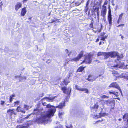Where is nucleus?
<instances>
[{
	"label": "nucleus",
	"mask_w": 128,
	"mask_h": 128,
	"mask_svg": "<svg viewBox=\"0 0 128 128\" xmlns=\"http://www.w3.org/2000/svg\"><path fill=\"white\" fill-rule=\"evenodd\" d=\"M64 106V102L60 103L59 105L56 107L53 106H51L50 104H48L46 105V108H50L51 107H54L53 109H50L48 111L44 112L39 118H37L36 119L37 122L39 123H47L48 122H50V117L51 116H54L56 109L55 108H62Z\"/></svg>",
	"instance_id": "1"
},
{
	"label": "nucleus",
	"mask_w": 128,
	"mask_h": 128,
	"mask_svg": "<svg viewBox=\"0 0 128 128\" xmlns=\"http://www.w3.org/2000/svg\"><path fill=\"white\" fill-rule=\"evenodd\" d=\"M117 55V53L115 52H98L97 55L99 56L100 55H104L106 58L109 57L112 58Z\"/></svg>",
	"instance_id": "2"
},
{
	"label": "nucleus",
	"mask_w": 128,
	"mask_h": 128,
	"mask_svg": "<svg viewBox=\"0 0 128 128\" xmlns=\"http://www.w3.org/2000/svg\"><path fill=\"white\" fill-rule=\"evenodd\" d=\"M56 96H52L46 98L42 100V104L44 106H46L47 104L46 101L52 102L55 98Z\"/></svg>",
	"instance_id": "3"
},
{
	"label": "nucleus",
	"mask_w": 128,
	"mask_h": 128,
	"mask_svg": "<svg viewBox=\"0 0 128 128\" xmlns=\"http://www.w3.org/2000/svg\"><path fill=\"white\" fill-rule=\"evenodd\" d=\"M62 90L64 93L67 94H70L71 89L70 87H69L68 88H67L66 87H64L62 88Z\"/></svg>",
	"instance_id": "4"
},
{
	"label": "nucleus",
	"mask_w": 128,
	"mask_h": 128,
	"mask_svg": "<svg viewBox=\"0 0 128 128\" xmlns=\"http://www.w3.org/2000/svg\"><path fill=\"white\" fill-rule=\"evenodd\" d=\"M111 87L115 88L118 89L119 90L120 92L121 93V94L122 93V92L121 91V90L120 88V87L119 86L117 83L114 82L112 83L109 86V87Z\"/></svg>",
	"instance_id": "5"
},
{
	"label": "nucleus",
	"mask_w": 128,
	"mask_h": 128,
	"mask_svg": "<svg viewBox=\"0 0 128 128\" xmlns=\"http://www.w3.org/2000/svg\"><path fill=\"white\" fill-rule=\"evenodd\" d=\"M92 56L91 54H88L85 59L84 62L86 63L90 64L92 60Z\"/></svg>",
	"instance_id": "6"
},
{
	"label": "nucleus",
	"mask_w": 128,
	"mask_h": 128,
	"mask_svg": "<svg viewBox=\"0 0 128 128\" xmlns=\"http://www.w3.org/2000/svg\"><path fill=\"white\" fill-rule=\"evenodd\" d=\"M102 8V9L101 11V15L104 17L106 14V6L103 5Z\"/></svg>",
	"instance_id": "7"
},
{
	"label": "nucleus",
	"mask_w": 128,
	"mask_h": 128,
	"mask_svg": "<svg viewBox=\"0 0 128 128\" xmlns=\"http://www.w3.org/2000/svg\"><path fill=\"white\" fill-rule=\"evenodd\" d=\"M30 122L28 121L26 123V126H24V125H19L17 126L16 128H28L29 126L30 125Z\"/></svg>",
	"instance_id": "8"
},
{
	"label": "nucleus",
	"mask_w": 128,
	"mask_h": 128,
	"mask_svg": "<svg viewBox=\"0 0 128 128\" xmlns=\"http://www.w3.org/2000/svg\"><path fill=\"white\" fill-rule=\"evenodd\" d=\"M76 88L78 90L81 91H84L85 93H87L88 92V90L86 88H80L77 85H76Z\"/></svg>",
	"instance_id": "9"
},
{
	"label": "nucleus",
	"mask_w": 128,
	"mask_h": 128,
	"mask_svg": "<svg viewBox=\"0 0 128 128\" xmlns=\"http://www.w3.org/2000/svg\"><path fill=\"white\" fill-rule=\"evenodd\" d=\"M98 106L97 104H95L94 106L91 108V110L92 112L94 113L96 112L98 109Z\"/></svg>",
	"instance_id": "10"
},
{
	"label": "nucleus",
	"mask_w": 128,
	"mask_h": 128,
	"mask_svg": "<svg viewBox=\"0 0 128 128\" xmlns=\"http://www.w3.org/2000/svg\"><path fill=\"white\" fill-rule=\"evenodd\" d=\"M83 52H81L78 54L77 57L76 58H74L73 60H71L72 61V60H74L76 61H77L78 60L83 56Z\"/></svg>",
	"instance_id": "11"
},
{
	"label": "nucleus",
	"mask_w": 128,
	"mask_h": 128,
	"mask_svg": "<svg viewBox=\"0 0 128 128\" xmlns=\"http://www.w3.org/2000/svg\"><path fill=\"white\" fill-rule=\"evenodd\" d=\"M22 6V4L21 2H17L15 6V10L16 11H17L18 9L21 7Z\"/></svg>",
	"instance_id": "12"
},
{
	"label": "nucleus",
	"mask_w": 128,
	"mask_h": 128,
	"mask_svg": "<svg viewBox=\"0 0 128 128\" xmlns=\"http://www.w3.org/2000/svg\"><path fill=\"white\" fill-rule=\"evenodd\" d=\"M108 20L110 24V26H111L112 24V18L111 14H108Z\"/></svg>",
	"instance_id": "13"
},
{
	"label": "nucleus",
	"mask_w": 128,
	"mask_h": 128,
	"mask_svg": "<svg viewBox=\"0 0 128 128\" xmlns=\"http://www.w3.org/2000/svg\"><path fill=\"white\" fill-rule=\"evenodd\" d=\"M123 119L124 121H126L128 126V114H125L123 117Z\"/></svg>",
	"instance_id": "14"
},
{
	"label": "nucleus",
	"mask_w": 128,
	"mask_h": 128,
	"mask_svg": "<svg viewBox=\"0 0 128 128\" xmlns=\"http://www.w3.org/2000/svg\"><path fill=\"white\" fill-rule=\"evenodd\" d=\"M26 10L25 7L22 8L21 12V14L22 16H24L26 13Z\"/></svg>",
	"instance_id": "15"
},
{
	"label": "nucleus",
	"mask_w": 128,
	"mask_h": 128,
	"mask_svg": "<svg viewBox=\"0 0 128 128\" xmlns=\"http://www.w3.org/2000/svg\"><path fill=\"white\" fill-rule=\"evenodd\" d=\"M14 110L10 109L7 110V112L8 113H10L11 114H14L15 115L16 114V113L14 111Z\"/></svg>",
	"instance_id": "16"
},
{
	"label": "nucleus",
	"mask_w": 128,
	"mask_h": 128,
	"mask_svg": "<svg viewBox=\"0 0 128 128\" xmlns=\"http://www.w3.org/2000/svg\"><path fill=\"white\" fill-rule=\"evenodd\" d=\"M92 115L93 118H95L96 119L101 117H102V114L100 113L98 115L94 114V115L93 114H92Z\"/></svg>",
	"instance_id": "17"
},
{
	"label": "nucleus",
	"mask_w": 128,
	"mask_h": 128,
	"mask_svg": "<svg viewBox=\"0 0 128 128\" xmlns=\"http://www.w3.org/2000/svg\"><path fill=\"white\" fill-rule=\"evenodd\" d=\"M109 92L110 94H114L116 96H118V93L117 92H116L114 91L111 90Z\"/></svg>",
	"instance_id": "18"
},
{
	"label": "nucleus",
	"mask_w": 128,
	"mask_h": 128,
	"mask_svg": "<svg viewBox=\"0 0 128 128\" xmlns=\"http://www.w3.org/2000/svg\"><path fill=\"white\" fill-rule=\"evenodd\" d=\"M22 109V108H21L20 106H18V107L16 110L17 111V112H21L22 113H25V111L23 110Z\"/></svg>",
	"instance_id": "19"
},
{
	"label": "nucleus",
	"mask_w": 128,
	"mask_h": 128,
	"mask_svg": "<svg viewBox=\"0 0 128 128\" xmlns=\"http://www.w3.org/2000/svg\"><path fill=\"white\" fill-rule=\"evenodd\" d=\"M115 52L117 53V55L116 56H115L113 57H114L116 56H117V60H118V62L119 61L120 62V60L121 58H123V56L122 54H121L120 55V56H119V55H118V52Z\"/></svg>",
	"instance_id": "20"
},
{
	"label": "nucleus",
	"mask_w": 128,
	"mask_h": 128,
	"mask_svg": "<svg viewBox=\"0 0 128 128\" xmlns=\"http://www.w3.org/2000/svg\"><path fill=\"white\" fill-rule=\"evenodd\" d=\"M92 76L91 75H89L88 76V78L87 79L89 81H93L94 80H96L97 78H98V77L96 78H94V79H92L91 78V77Z\"/></svg>",
	"instance_id": "21"
},
{
	"label": "nucleus",
	"mask_w": 128,
	"mask_h": 128,
	"mask_svg": "<svg viewBox=\"0 0 128 128\" xmlns=\"http://www.w3.org/2000/svg\"><path fill=\"white\" fill-rule=\"evenodd\" d=\"M30 115V114H28V115L26 117H25L23 118H21V121L22 122H22H23L24 121V120H27L28 119Z\"/></svg>",
	"instance_id": "22"
},
{
	"label": "nucleus",
	"mask_w": 128,
	"mask_h": 128,
	"mask_svg": "<svg viewBox=\"0 0 128 128\" xmlns=\"http://www.w3.org/2000/svg\"><path fill=\"white\" fill-rule=\"evenodd\" d=\"M84 67L81 66L78 69L77 72H82L84 69Z\"/></svg>",
	"instance_id": "23"
},
{
	"label": "nucleus",
	"mask_w": 128,
	"mask_h": 128,
	"mask_svg": "<svg viewBox=\"0 0 128 128\" xmlns=\"http://www.w3.org/2000/svg\"><path fill=\"white\" fill-rule=\"evenodd\" d=\"M106 100L101 99H100L99 101V102L102 104L103 106L106 104Z\"/></svg>",
	"instance_id": "24"
},
{
	"label": "nucleus",
	"mask_w": 128,
	"mask_h": 128,
	"mask_svg": "<svg viewBox=\"0 0 128 128\" xmlns=\"http://www.w3.org/2000/svg\"><path fill=\"white\" fill-rule=\"evenodd\" d=\"M39 112L40 110L38 109H34V114H38V112Z\"/></svg>",
	"instance_id": "25"
},
{
	"label": "nucleus",
	"mask_w": 128,
	"mask_h": 128,
	"mask_svg": "<svg viewBox=\"0 0 128 128\" xmlns=\"http://www.w3.org/2000/svg\"><path fill=\"white\" fill-rule=\"evenodd\" d=\"M29 106H28L25 104L24 105V110L25 111V110H28L29 109Z\"/></svg>",
	"instance_id": "26"
},
{
	"label": "nucleus",
	"mask_w": 128,
	"mask_h": 128,
	"mask_svg": "<svg viewBox=\"0 0 128 128\" xmlns=\"http://www.w3.org/2000/svg\"><path fill=\"white\" fill-rule=\"evenodd\" d=\"M121 66L120 64H117L116 65H114L113 67L115 68V69H116L117 68H119L121 67Z\"/></svg>",
	"instance_id": "27"
},
{
	"label": "nucleus",
	"mask_w": 128,
	"mask_h": 128,
	"mask_svg": "<svg viewBox=\"0 0 128 128\" xmlns=\"http://www.w3.org/2000/svg\"><path fill=\"white\" fill-rule=\"evenodd\" d=\"M58 115L60 118L62 117V115L64 114V112H62L61 111H59L58 113Z\"/></svg>",
	"instance_id": "28"
},
{
	"label": "nucleus",
	"mask_w": 128,
	"mask_h": 128,
	"mask_svg": "<svg viewBox=\"0 0 128 128\" xmlns=\"http://www.w3.org/2000/svg\"><path fill=\"white\" fill-rule=\"evenodd\" d=\"M109 98V96H107L106 95H104L100 96V98Z\"/></svg>",
	"instance_id": "29"
},
{
	"label": "nucleus",
	"mask_w": 128,
	"mask_h": 128,
	"mask_svg": "<svg viewBox=\"0 0 128 128\" xmlns=\"http://www.w3.org/2000/svg\"><path fill=\"white\" fill-rule=\"evenodd\" d=\"M111 103V101L110 100H106V104L107 105L110 104Z\"/></svg>",
	"instance_id": "30"
},
{
	"label": "nucleus",
	"mask_w": 128,
	"mask_h": 128,
	"mask_svg": "<svg viewBox=\"0 0 128 128\" xmlns=\"http://www.w3.org/2000/svg\"><path fill=\"white\" fill-rule=\"evenodd\" d=\"M125 74H126L125 73H123L121 75H120V78H124L126 76Z\"/></svg>",
	"instance_id": "31"
},
{
	"label": "nucleus",
	"mask_w": 128,
	"mask_h": 128,
	"mask_svg": "<svg viewBox=\"0 0 128 128\" xmlns=\"http://www.w3.org/2000/svg\"><path fill=\"white\" fill-rule=\"evenodd\" d=\"M124 14V13H122L120 14L119 15V16L118 18L119 20H121L122 18V17Z\"/></svg>",
	"instance_id": "32"
},
{
	"label": "nucleus",
	"mask_w": 128,
	"mask_h": 128,
	"mask_svg": "<svg viewBox=\"0 0 128 128\" xmlns=\"http://www.w3.org/2000/svg\"><path fill=\"white\" fill-rule=\"evenodd\" d=\"M20 103V101H17L14 102V106H15L18 105V104Z\"/></svg>",
	"instance_id": "33"
},
{
	"label": "nucleus",
	"mask_w": 128,
	"mask_h": 128,
	"mask_svg": "<svg viewBox=\"0 0 128 128\" xmlns=\"http://www.w3.org/2000/svg\"><path fill=\"white\" fill-rule=\"evenodd\" d=\"M98 122H102V123H104V121L103 119H101V120H98Z\"/></svg>",
	"instance_id": "34"
},
{
	"label": "nucleus",
	"mask_w": 128,
	"mask_h": 128,
	"mask_svg": "<svg viewBox=\"0 0 128 128\" xmlns=\"http://www.w3.org/2000/svg\"><path fill=\"white\" fill-rule=\"evenodd\" d=\"M64 84H65L66 85L68 84V83L69 82H67L66 80L65 79L64 82Z\"/></svg>",
	"instance_id": "35"
},
{
	"label": "nucleus",
	"mask_w": 128,
	"mask_h": 128,
	"mask_svg": "<svg viewBox=\"0 0 128 128\" xmlns=\"http://www.w3.org/2000/svg\"><path fill=\"white\" fill-rule=\"evenodd\" d=\"M55 128H63L62 126L61 125L57 126Z\"/></svg>",
	"instance_id": "36"
},
{
	"label": "nucleus",
	"mask_w": 128,
	"mask_h": 128,
	"mask_svg": "<svg viewBox=\"0 0 128 128\" xmlns=\"http://www.w3.org/2000/svg\"><path fill=\"white\" fill-rule=\"evenodd\" d=\"M98 11L97 12V16H98L97 18H98V20L99 19V12L98 11Z\"/></svg>",
	"instance_id": "37"
},
{
	"label": "nucleus",
	"mask_w": 128,
	"mask_h": 128,
	"mask_svg": "<svg viewBox=\"0 0 128 128\" xmlns=\"http://www.w3.org/2000/svg\"><path fill=\"white\" fill-rule=\"evenodd\" d=\"M17 122L19 123H22V122L21 121V118L18 119Z\"/></svg>",
	"instance_id": "38"
},
{
	"label": "nucleus",
	"mask_w": 128,
	"mask_h": 128,
	"mask_svg": "<svg viewBox=\"0 0 128 128\" xmlns=\"http://www.w3.org/2000/svg\"><path fill=\"white\" fill-rule=\"evenodd\" d=\"M106 38V36L105 37H103L101 39V40H102L103 41H104V40Z\"/></svg>",
	"instance_id": "39"
},
{
	"label": "nucleus",
	"mask_w": 128,
	"mask_h": 128,
	"mask_svg": "<svg viewBox=\"0 0 128 128\" xmlns=\"http://www.w3.org/2000/svg\"><path fill=\"white\" fill-rule=\"evenodd\" d=\"M5 103V102L4 101H2L1 102L0 104L1 105L3 106Z\"/></svg>",
	"instance_id": "40"
},
{
	"label": "nucleus",
	"mask_w": 128,
	"mask_h": 128,
	"mask_svg": "<svg viewBox=\"0 0 128 128\" xmlns=\"http://www.w3.org/2000/svg\"><path fill=\"white\" fill-rule=\"evenodd\" d=\"M13 98H12L11 97H10V102H11L13 100Z\"/></svg>",
	"instance_id": "41"
},
{
	"label": "nucleus",
	"mask_w": 128,
	"mask_h": 128,
	"mask_svg": "<svg viewBox=\"0 0 128 128\" xmlns=\"http://www.w3.org/2000/svg\"><path fill=\"white\" fill-rule=\"evenodd\" d=\"M108 14H111V9L110 8H109Z\"/></svg>",
	"instance_id": "42"
},
{
	"label": "nucleus",
	"mask_w": 128,
	"mask_h": 128,
	"mask_svg": "<svg viewBox=\"0 0 128 128\" xmlns=\"http://www.w3.org/2000/svg\"><path fill=\"white\" fill-rule=\"evenodd\" d=\"M124 24H120V25H118V26H117V27H119L120 26H124Z\"/></svg>",
	"instance_id": "43"
},
{
	"label": "nucleus",
	"mask_w": 128,
	"mask_h": 128,
	"mask_svg": "<svg viewBox=\"0 0 128 128\" xmlns=\"http://www.w3.org/2000/svg\"><path fill=\"white\" fill-rule=\"evenodd\" d=\"M65 52H66V53H68V50H67V49L65 50Z\"/></svg>",
	"instance_id": "44"
},
{
	"label": "nucleus",
	"mask_w": 128,
	"mask_h": 128,
	"mask_svg": "<svg viewBox=\"0 0 128 128\" xmlns=\"http://www.w3.org/2000/svg\"><path fill=\"white\" fill-rule=\"evenodd\" d=\"M15 96V95L14 94H13L12 96H10V97H11L12 98H13V97H14Z\"/></svg>",
	"instance_id": "45"
},
{
	"label": "nucleus",
	"mask_w": 128,
	"mask_h": 128,
	"mask_svg": "<svg viewBox=\"0 0 128 128\" xmlns=\"http://www.w3.org/2000/svg\"><path fill=\"white\" fill-rule=\"evenodd\" d=\"M120 20H119V19H118V21H117V23H118V24H119V23H120Z\"/></svg>",
	"instance_id": "46"
},
{
	"label": "nucleus",
	"mask_w": 128,
	"mask_h": 128,
	"mask_svg": "<svg viewBox=\"0 0 128 128\" xmlns=\"http://www.w3.org/2000/svg\"><path fill=\"white\" fill-rule=\"evenodd\" d=\"M55 22V21L53 20H51V22Z\"/></svg>",
	"instance_id": "47"
},
{
	"label": "nucleus",
	"mask_w": 128,
	"mask_h": 128,
	"mask_svg": "<svg viewBox=\"0 0 128 128\" xmlns=\"http://www.w3.org/2000/svg\"><path fill=\"white\" fill-rule=\"evenodd\" d=\"M99 39L98 38H97L96 40V42H98L99 41Z\"/></svg>",
	"instance_id": "48"
},
{
	"label": "nucleus",
	"mask_w": 128,
	"mask_h": 128,
	"mask_svg": "<svg viewBox=\"0 0 128 128\" xmlns=\"http://www.w3.org/2000/svg\"><path fill=\"white\" fill-rule=\"evenodd\" d=\"M20 76H15V77L16 78H17L18 77V78H20Z\"/></svg>",
	"instance_id": "49"
},
{
	"label": "nucleus",
	"mask_w": 128,
	"mask_h": 128,
	"mask_svg": "<svg viewBox=\"0 0 128 128\" xmlns=\"http://www.w3.org/2000/svg\"><path fill=\"white\" fill-rule=\"evenodd\" d=\"M22 78H23H23H24L25 79H26V77H22Z\"/></svg>",
	"instance_id": "50"
},
{
	"label": "nucleus",
	"mask_w": 128,
	"mask_h": 128,
	"mask_svg": "<svg viewBox=\"0 0 128 128\" xmlns=\"http://www.w3.org/2000/svg\"><path fill=\"white\" fill-rule=\"evenodd\" d=\"M104 21H105V20H106V18H105V16L104 17Z\"/></svg>",
	"instance_id": "51"
},
{
	"label": "nucleus",
	"mask_w": 128,
	"mask_h": 128,
	"mask_svg": "<svg viewBox=\"0 0 128 128\" xmlns=\"http://www.w3.org/2000/svg\"><path fill=\"white\" fill-rule=\"evenodd\" d=\"M102 42H100L99 43V45H100L101 44Z\"/></svg>",
	"instance_id": "52"
},
{
	"label": "nucleus",
	"mask_w": 128,
	"mask_h": 128,
	"mask_svg": "<svg viewBox=\"0 0 128 128\" xmlns=\"http://www.w3.org/2000/svg\"><path fill=\"white\" fill-rule=\"evenodd\" d=\"M122 119H119L118 120L119 121H120Z\"/></svg>",
	"instance_id": "53"
},
{
	"label": "nucleus",
	"mask_w": 128,
	"mask_h": 128,
	"mask_svg": "<svg viewBox=\"0 0 128 128\" xmlns=\"http://www.w3.org/2000/svg\"><path fill=\"white\" fill-rule=\"evenodd\" d=\"M48 62V61H47V63H49L50 62Z\"/></svg>",
	"instance_id": "54"
},
{
	"label": "nucleus",
	"mask_w": 128,
	"mask_h": 128,
	"mask_svg": "<svg viewBox=\"0 0 128 128\" xmlns=\"http://www.w3.org/2000/svg\"><path fill=\"white\" fill-rule=\"evenodd\" d=\"M121 38H123V36H122Z\"/></svg>",
	"instance_id": "55"
},
{
	"label": "nucleus",
	"mask_w": 128,
	"mask_h": 128,
	"mask_svg": "<svg viewBox=\"0 0 128 128\" xmlns=\"http://www.w3.org/2000/svg\"><path fill=\"white\" fill-rule=\"evenodd\" d=\"M66 128H70L69 127H66Z\"/></svg>",
	"instance_id": "56"
},
{
	"label": "nucleus",
	"mask_w": 128,
	"mask_h": 128,
	"mask_svg": "<svg viewBox=\"0 0 128 128\" xmlns=\"http://www.w3.org/2000/svg\"><path fill=\"white\" fill-rule=\"evenodd\" d=\"M31 18H29V20H30V19H31Z\"/></svg>",
	"instance_id": "57"
},
{
	"label": "nucleus",
	"mask_w": 128,
	"mask_h": 128,
	"mask_svg": "<svg viewBox=\"0 0 128 128\" xmlns=\"http://www.w3.org/2000/svg\"><path fill=\"white\" fill-rule=\"evenodd\" d=\"M97 62H99V61H98V60H97Z\"/></svg>",
	"instance_id": "58"
},
{
	"label": "nucleus",
	"mask_w": 128,
	"mask_h": 128,
	"mask_svg": "<svg viewBox=\"0 0 128 128\" xmlns=\"http://www.w3.org/2000/svg\"><path fill=\"white\" fill-rule=\"evenodd\" d=\"M101 75H100L99 76H100Z\"/></svg>",
	"instance_id": "59"
},
{
	"label": "nucleus",
	"mask_w": 128,
	"mask_h": 128,
	"mask_svg": "<svg viewBox=\"0 0 128 128\" xmlns=\"http://www.w3.org/2000/svg\"><path fill=\"white\" fill-rule=\"evenodd\" d=\"M58 123V122H56V124H57Z\"/></svg>",
	"instance_id": "60"
},
{
	"label": "nucleus",
	"mask_w": 128,
	"mask_h": 128,
	"mask_svg": "<svg viewBox=\"0 0 128 128\" xmlns=\"http://www.w3.org/2000/svg\"><path fill=\"white\" fill-rule=\"evenodd\" d=\"M43 95H42V96H41V97H42L43 96Z\"/></svg>",
	"instance_id": "61"
},
{
	"label": "nucleus",
	"mask_w": 128,
	"mask_h": 128,
	"mask_svg": "<svg viewBox=\"0 0 128 128\" xmlns=\"http://www.w3.org/2000/svg\"><path fill=\"white\" fill-rule=\"evenodd\" d=\"M68 56H69V55H70V54H68Z\"/></svg>",
	"instance_id": "62"
},
{
	"label": "nucleus",
	"mask_w": 128,
	"mask_h": 128,
	"mask_svg": "<svg viewBox=\"0 0 128 128\" xmlns=\"http://www.w3.org/2000/svg\"><path fill=\"white\" fill-rule=\"evenodd\" d=\"M119 98H117V99H118Z\"/></svg>",
	"instance_id": "63"
},
{
	"label": "nucleus",
	"mask_w": 128,
	"mask_h": 128,
	"mask_svg": "<svg viewBox=\"0 0 128 128\" xmlns=\"http://www.w3.org/2000/svg\"><path fill=\"white\" fill-rule=\"evenodd\" d=\"M127 78H128V76Z\"/></svg>",
	"instance_id": "64"
}]
</instances>
